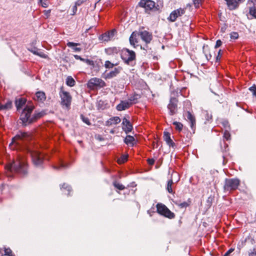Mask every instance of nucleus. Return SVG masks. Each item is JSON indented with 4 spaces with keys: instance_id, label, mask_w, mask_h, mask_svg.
<instances>
[{
    "instance_id": "obj_1",
    "label": "nucleus",
    "mask_w": 256,
    "mask_h": 256,
    "mask_svg": "<svg viewBox=\"0 0 256 256\" xmlns=\"http://www.w3.org/2000/svg\"><path fill=\"white\" fill-rule=\"evenodd\" d=\"M34 106L32 104H27L23 110L20 116V120L22 121V124L24 126L30 124L36 120L37 118L42 116L40 113L34 114L31 116Z\"/></svg>"
},
{
    "instance_id": "obj_2",
    "label": "nucleus",
    "mask_w": 256,
    "mask_h": 256,
    "mask_svg": "<svg viewBox=\"0 0 256 256\" xmlns=\"http://www.w3.org/2000/svg\"><path fill=\"white\" fill-rule=\"evenodd\" d=\"M6 168L9 171L24 174L26 172V162L24 157L18 156L12 163L8 164Z\"/></svg>"
},
{
    "instance_id": "obj_3",
    "label": "nucleus",
    "mask_w": 256,
    "mask_h": 256,
    "mask_svg": "<svg viewBox=\"0 0 256 256\" xmlns=\"http://www.w3.org/2000/svg\"><path fill=\"white\" fill-rule=\"evenodd\" d=\"M30 138V134L28 132H20L12 139V142L10 144L9 146L12 149L17 148L20 146L22 142L28 140Z\"/></svg>"
},
{
    "instance_id": "obj_4",
    "label": "nucleus",
    "mask_w": 256,
    "mask_h": 256,
    "mask_svg": "<svg viewBox=\"0 0 256 256\" xmlns=\"http://www.w3.org/2000/svg\"><path fill=\"white\" fill-rule=\"evenodd\" d=\"M156 212L161 216H162L169 219H172L175 218V214L171 212L164 204L158 203L156 205Z\"/></svg>"
},
{
    "instance_id": "obj_5",
    "label": "nucleus",
    "mask_w": 256,
    "mask_h": 256,
    "mask_svg": "<svg viewBox=\"0 0 256 256\" xmlns=\"http://www.w3.org/2000/svg\"><path fill=\"white\" fill-rule=\"evenodd\" d=\"M121 58L126 64H130L136 60V55L134 51L124 48L122 50Z\"/></svg>"
},
{
    "instance_id": "obj_6",
    "label": "nucleus",
    "mask_w": 256,
    "mask_h": 256,
    "mask_svg": "<svg viewBox=\"0 0 256 256\" xmlns=\"http://www.w3.org/2000/svg\"><path fill=\"white\" fill-rule=\"evenodd\" d=\"M106 86V82L101 78H94L87 83V87L91 90L100 89Z\"/></svg>"
},
{
    "instance_id": "obj_7",
    "label": "nucleus",
    "mask_w": 256,
    "mask_h": 256,
    "mask_svg": "<svg viewBox=\"0 0 256 256\" xmlns=\"http://www.w3.org/2000/svg\"><path fill=\"white\" fill-rule=\"evenodd\" d=\"M240 184V181L238 178L226 179L224 186L226 191H232L236 190Z\"/></svg>"
},
{
    "instance_id": "obj_8",
    "label": "nucleus",
    "mask_w": 256,
    "mask_h": 256,
    "mask_svg": "<svg viewBox=\"0 0 256 256\" xmlns=\"http://www.w3.org/2000/svg\"><path fill=\"white\" fill-rule=\"evenodd\" d=\"M60 95L61 98L62 105L68 109L70 108L72 99L70 93L62 90L60 92Z\"/></svg>"
},
{
    "instance_id": "obj_9",
    "label": "nucleus",
    "mask_w": 256,
    "mask_h": 256,
    "mask_svg": "<svg viewBox=\"0 0 256 256\" xmlns=\"http://www.w3.org/2000/svg\"><path fill=\"white\" fill-rule=\"evenodd\" d=\"M138 6L144 8L146 12L157 10L155 2L152 0H140Z\"/></svg>"
},
{
    "instance_id": "obj_10",
    "label": "nucleus",
    "mask_w": 256,
    "mask_h": 256,
    "mask_svg": "<svg viewBox=\"0 0 256 256\" xmlns=\"http://www.w3.org/2000/svg\"><path fill=\"white\" fill-rule=\"evenodd\" d=\"M185 12L186 8H180L174 10L170 13L168 19L170 21L174 22L178 18L184 14L185 13Z\"/></svg>"
},
{
    "instance_id": "obj_11",
    "label": "nucleus",
    "mask_w": 256,
    "mask_h": 256,
    "mask_svg": "<svg viewBox=\"0 0 256 256\" xmlns=\"http://www.w3.org/2000/svg\"><path fill=\"white\" fill-rule=\"evenodd\" d=\"M138 35L140 36L141 39L146 44L150 42L152 39V34L147 30H144L138 32Z\"/></svg>"
},
{
    "instance_id": "obj_12",
    "label": "nucleus",
    "mask_w": 256,
    "mask_h": 256,
    "mask_svg": "<svg viewBox=\"0 0 256 256\" xmlns=\"http://www.w3.org/2000/svg\"><path fill=\"white\" fill-rule=\"evenodd\" d=\"M32 158L35 165H38L42 163L43 155L38 152H33L31 154Z\"/></svg>"
},
{
    "instance_id": "obj_13",
    "label": "nucleus",
    "mask_w": 256,
    "mask_h": 256,
    "mask_svg": "<svg viewBox=\"0 0 256 256\" xmlns=\"http://www.w3.org/2000/svg\"><path fill=\"white\" fill-rule=\"evenodd\" d=\"M177 103L178 100L176 98H170V103L168 106V108L170 110V115H173L176 112Z\"/></svg>"
},
{
    "instance_id": "obj_14",
    "label": "nucleus",
    "mask_w": 256,
    "mask_h": 256,
    "mask_svg": "<svg viewBox=\"0 0 256 256\" xmlns=\"http://www.w3.org/2000/svg\"><path fill=\"white\" fill-rule=\"evenodd\" d=\"M138 33L135 31L133 32L132 34H131L129 40L131 46H132L134 48H136L138 45Z\"/></svg>"
},
{
    "instance_id": "obj_15",
    "label": "nucleus",
    "mask_w": 256,
    "mask_h": 256,
    "mask_svg": "<svg viewBox=\"0 0 256 256\" xmlns=\"http://www.w3.org/2000/svg\"><path fill=\"white\" fill-rule=\"evenodd\" d=\"M132 103L131 102L122 100L116 106V110L118 111H122L128 108Z\"/></svg>"
},
{
    "instance_id": "obj_16",
    "label": "nucleus",
    "mask_w": 256,
    "mask_h": 256,
    "mask_svg": "<svg viewBox=\"0 0 256 256\" xmlns=\"http://www.w3.org/2000/svg\"><path fill=\"white\" fill-rule=\"evenodd\" d=\"M122 130L128 133L130 132L132 129V126L130 123V121L126 118H124L122 120Z\"/></svg>"
},
{
    "instance_id": "obj_17",
    "label": "nucleus",
    "mask_w": 256,
    "mask_h": 256,
    "mask_svg": "<svg viewBox=\"0 0 256 256\" xmlns=\"http://www.w3.org/2000/svg\"><path fill=\"white\" fill-rule=\"evenodd\" d=\"M164 139L169 146L172 148H174L175 146V144L171 138L170 132H164Z\"/></svg>"
},
{
    "instance_id": "obj_18",
    "label": "nucleus",
    "mask_w": 256,
    "mask_h": 256,
    "mask_svg": "<svg viewBox=\"0 0 256 256\" xmlns=\"http://www.w3.org/2000/svg\"><path fill=\"white\" fill-rule=\"evenodd\" d=\"M187 120L190 124V126L192 129L194 130L196 128V118L194 115H192L190 112H186Z\"/></svg>"
},
{
    "instance_id": "obj_19",
    "label": "nucleus",
    "mask_w": 256,
    "mask_h": 256,
    "mask_svg": "<svg viewBox=\"0 0 256 256\" xmlns=\"http://www.w3.org/2000/svg\"><path fill=\"white\" fill-rule=\"evenodd\" d=\"M121 121L118 116H114L110 118L106 122V126H110L119 124Z\"/></svg>"
},
{
    "instance_id": "obj_20",
    "label": "nucleus",
    "mask_w": 256,
    "mask_h": 256,
    "mask_svg": "<svg viewBox=\"0 0 256 256\" xmlns=\"http://www.w3.org/2000/svg\"><path fill=\"white\" fill-rule=\"evenodd\" d=\"M34 99L38 102H44L46 100V94L42 91L37 92L36 93Z\"/></svg>"
},
{
    "instance_id": "obj_21",
    "label": "nucleus",
    "mask_w": 256,
    "mask_h": 256,
    "mask_svg": "<svg viewBox=\"0 0 256 256\" xmlns=\"http://www.w3.org/2000/svg\"><path fill=\"white\" fill-rule=\"evenodd\" d=\"M226 2L227 6L230 10H233L238 8L239 2L238 0H225Z\"/></svg>"
},
{
    "instance_id": "obj_22",
    "label": "nucleus",
    "mask_w": 256,
    "mask_h": 256,
    "mask_svg": "<svg viewBox=\"0 0 256 256\" xmlns=\"http://www.w3.org/2000/svg\"><path fill=\"white\" fill-rule=\"evenodd\" d=\"M124 142L128 146H133L136 143V140L134 136L130 135L127 136L124 138Z\"/></svg>"
},
{
    "instance_id": "obj_23",
    "label": "nucleus",
    "mask_w": 256,
    "mask_h": 256,
    "mask_svg": "<svg viewBox=\"0 0 256 256\" xmlns=\"http://www.w3.org/2000/svg\"><path fill=\"white\" fill-rule=\"evenodd\" d=\"M26 103V100L24 98H20L16 101V106L17 108V110H20Z\"/></svg>"
},
{
    "instance_id": "obj_24",
    "label": "nucleus",
    "mask_w": 256,
    "mask_h": 256,
    "mask_svg": "<svg viewBox=\"0 0 256 256\" xmlns=\"http://www.w3.org/2000/svg\"><path fill=\"white\" fill-rule=\"evenodd\" d=\"M190 200H188L186 202H180V201H176L174 204L180 207L181 208H186L190 205Z\"/></svg>"
},
{
    "instance_id": "obj_25",
    "label": "nucleus",
    "mask_w": 256,
    "mask_h": 256,
    "mask_svg": "<svg viewBox=\"0 0 256 256\" xmlns=\"http://www.w3.org/2000/svg\"><path fill=\"white\" fill-rule=\"evenodd\" d=\"M120 72V70L118 68H115L114 70L111 71L106 74V78H110L116 76Z\"/></svg>"
},
{
    "instance_id": "obj_26",
    "label": "nucleus",
    "mask_w": 256,
    "mask_h": 256,
    "mask_svg": "<svg viewBox=\"0 0 256 256\" xmlns=\"http://www.w3.org/2000/svg\"><path fill=\"white\" fill-rule=\"evenodd\" d=\"M12 106V102L10 101L4 104H2L0 103V110L10 109L11 108Z\"/></svg>"
},
{
    "instance_id": "obj_27",
    "label": "nucleus",
    "mask_w": 256,
    "mask_h": 256,
    "mask_svg": "<svg viewBox=\"0 0 256 256\" xmlns=\"http://www.w3.org/2000/svg\"><path fill=\"white\" fill-rule=\"evenodd\" d=\"M66 83L68 86H73L75 85L76 82L72 76H69L66 78Z\"/></svg>"
},
{
    "instance_id": "obj_28",
    "label": "nucleus",
    "mask_w": 256,
    "mask_h": 256,
    "mask_svg": "<svg viewBox=\"0 0 256 256\" xmlns=\"http://www.w3.org/2000/svg\"><path fill=\"white\" fill-rule=\"evenodd\" d=\"M173 184V181L172 179L170 180L168 182L166 190L169 193L172 194L173 193V190L172 188V185Z\"/></svg>"
},
{
    "instance_id": "obj_29",
    "label": "nucleus",
    "mask_w": 256,
    "mask_h": 256,
    "mask_svg": "<svg viewBox=\"0 0 256 256\" xmlns=\"http://www.w3.org/2000/svg\"><path fill=\"white\" fill-rule=\"evenodd\" d=\"M113 185L117 189L119 190H124L125 189V186L119 183L117 181H114V182H113Z\"/></svg>"
},
{
    "instance_id": "obj_30",
    "label": "nucleus",
    "mask_w": 256,
    "mask_h": 256,
    "mask_svg": "<svg viewBox=\"0 0 256 256\" xmlns=\"http://www.w3.org/2000/svg\"><path fill=\"white\" fill-rule=\"evenodd\" d=\"M173 124L175 126V129L179 132L181 131L183 128L182 124L180 122H174Z\"/></svg>"
},
{
    "instance_id": "obj_31",
    "label": "nucleus",
    "mask_w": 256,
    "mask_h": 256,
    "mask_svg": "<svg viewBox=\"0 0 256 256\" xmlns=\"http://www.w3.org/2000/svg\"><path fill=\"white\" fill-rule=\"evenodd\" d=\"M204 0H193V4L196 8H199L203 4Z\"/></svg>"
},
{
    "instance_id": "obj_32",
    "label": "nucleus",
    "mask_w": 256,
    "mask_h": 256,
    "mask_svg": "<svg viewBox=\"0 0 256 256\" xmlns=\"http://www.w3.org/2000/svg\"><path fill=\"white\" fill-rule=\"evenodd\" d=\"M4 255L6 256H14L10 248H4Z\"/></svg>"
},
{
    "instance_id": "obj_33",
    "label": "nucleus",
    "mask_w": 256,
    "mask_h": 256,
    "mask_svg": "<svg viewBox=\"0 0 256 256\" xmlns=\"http://www.w3.org/2000/svg\"><path fill=\"white\" fill-rule=\"evenodd\" d=\"M127 160L128 156L123 155L118 160V162L120 164H122L126 162Z\"/></svg>"
},
{
    "instance_id": "obj_34",
    "label": "nucleus",
    "mask_w": 256,
    "mask_h": 256,
    "mask_svg": "<svg viewBox=\"0 0 256 256\" xmlns=\"http://www.w3.org/2000/svg\"><path fill=\"white\" fill-rule=\"evenodd\" d=\"M38 3L43 8H47L48 6V0H39Z\"/></svg>"
},
{
    "instance_id": "obj_35",
    "label": "nucleus",
    "mask_w": 256,
    "mask_h": 256,
    "mask_svg": "<svg viewBox=\"0 0 256 256\" xmlns=\"http://www.w3.org/2000/svg\"><path fill=\"white\" fill-rule=\"evenodd\" d=\"M224 138L226 140H228L230 138V134L228 131V130H226L224 132Z\"/></svg>"
},
{
    "instance_id": "obj_36",
    "label": "nucleus",
    "mask_w": 256,
    "mask_h": 256,
    "mask_svg": "<svg viewBox=\"0 0 256 256\" xmlns=\"http://www.w3.org/2000/svg\"><path fill=\"white\" fill-rule=\"evenodd\" d=\"M238 34L236 32H232L230 34V38L232 40H235L238 38Z\"/></svg>"
},
{
    "instance_id": "obj_37",
    "label": "nucleus",
    "mask_w": 256,
    "mask_h": 256,
    "mask_svg": "<svg viewBox=\"0 0 256 256\" xmlns=\"http://www.w3.org/2000/svg\"><path fill=\"white\" fill-rule=\"evenodd\" d=\"M118 64H112V62H110V61L108 60H106V62H105V64H104V66L106 68H113L114 66H116Z\"/></svg>"
},
{
    "instance_id": "obj_38",
    "label": "nucleus",
    "mask_w": 256,
    "mask_h": 256,
    "mask_svg": "<svg viewBox=\"0 0 256 256\" xmlns=\"http://www.w3.org/2000/svg\"><path fill=\"white\" fill-rule=\"evenodd\" d=\"M250 14L253 17L256 18V8L255 7H252L250 8Z\"/></svg>"
},
{
    "instance_id": "obj_39",
    "label": "nucleus",
    "mask_w": 256,
    "mask_h": 256,
    "mask_svg": "<svg viewBox=\"0 0 256 256\" xmlns=\"http://www.w3.org/2000/svg\"><path fill=\"white\" fill-rule=\"evenodd\" d=\"M116 33V30H112L110 32H106L107 35L110 38V39L113 38L115 34Z\"/></svg>"
},
{
    "instance_id": "obj_40",
    "label": "nucleus",
    "mask_w": 256,
    "mask_h": 256,
    "mask_svg": "<svg viewBox=\"0 0 256 256\" xmlns=\"http://www.w3.org/2000/svg\"><path fill=\"white\" fill-rule=\"evenodd\" d=\"M81 118H82V121L84 123H86L88 125H90V122L89 120V119L88 118H86V117L82 115L81 116Z\"/></svg>"
},
{
    "instance_id": "obj_41",
    "label": "nucleus",
    "mask_w": 256,
    "mask_h": 256,
    "mask_svg": "<svg viewBox=\"0 0 256 256\" xmlns=\"http://www.w3.org/2000/svg\"><path fill=\"white\" fill-rule=\"evenodd\" d=\"M36 56H39L42 58H48V55L42 52H38V54H37Z\"/></svg>"
},
{
    "instance_id": "obj_42",
    "label": "nucleus",
    "mask_w": 256,
    "mask_h": 256,
    "mask_svg": "<svg viewBox=\"0 0 256 256\" xmlns=\"http://www.w3.org/2000/svg\"><path fill=\"white\" fill-rule=\"evenodd\" d=\"M36 56H39L42 58H48V55L42 52H38V54H37Z\"/></svg>"
},
{
    "instance_id": "obj_43",
    "label": "nucleus",
    "mask_w": 256,
    "mask_h": 256,
    "mask_svg": "<svg viewBox=\"0 0 256 256\" xmlns=\"http://www.w3.org/2000/svg\"><path fill=\"white\" fill-rule=\"evenodd\" d=\"M67 46L70 48H73L77 46H79L80 44L74 43L73 42H68L66 44Z\"/></svg>"
},
{
    "instance_id": "obj_44",
    "label": "nucleus",
    "mask_w": 256,
    "mask_h": 256,
    "mask_svg": "<svg viewBox=\"0 0 256 256\" xmlns=\"http://www.w3.org/2000/svg\"><path fill=\"white\" fill-rule=\"evenodd\" d=\"M85 62L88 64V65H90V66H92V67H94V62L93 60H88V59H86V61H85Z\"/></svg>"
},
{
    "instance_id": "obj_45",
    "label": "nucleus",
    "mask_w": 256,
    "mask_h": 256,
    "mask_svg": "<svg viewBox=\"0 0 256 256\" xmlns=\"http://www.w3.org/2000/svg\"><path fill=\"white\" fill-rule=\"evenodd\" d=\"M248 256H256V247L249 252Z\"/></svg>"
},
{
    "instance_id": "obj_46",
    "label": "nucleus",
    "mask_w": 256,
    "mask_h": 256,
    "mask_svg": "<svg viewBox=\"0 0 256 256\" xmlns=\"http://www.w3.org/2000/svg\"><path fill=\"white\" fill-rule=\"evenodd\" d=\"M28 50L30 52L35 55H37V54H38V50L36 48L31 49L28 48Z\"/></svg>"
},
{
    "instance_id": "obj_47",
    "label": "nucleus",
    "mask_w": 256,
    "mask_h": 256,
    "mask_svg": "<svg viewBox=\"0 0 256 256\" xmlns=\"http://www.w3.org/2000/svg\"><path fill=\"white\" fill-rule=\"evenodd\" d=\"M102 39L104 40V41H108L110 40V38L107 35L106 33H105L104 34H103L102 36Z\"/></svg>"
},
{
    "instance_id": "obj_48",
    "label": "nucleus",
    "mask_w": 256,
    "mask_h": 256,
    "mask_svg": "<svg viewBox=\"0 0 256 256\" xmlns=\"http://www.w3.org/2000/svg\"><path fill=\"white\" fill-rule=\"evenodd\" d=\"M50 12L51 10H44L43 12L46 18H48L50 16Z\"/></svg>"
},
{
    "instance_id": "obj_49",
    "label": "nucleus",
    "mask_w": 256,
    "mask_h": 256,
    "mask_svg": "<svg viewBox=\"0 0 256 256\" xmlns=\"http://www.w3.org/2000/svg\"><path fill=\"white\" fill-rule=\"evenodd\" d=\"M118 49L116 48H109L107 50L108 52H118Z\"/></svg>"
},
{
    "instance_id": "obj_50",
    "label": "nucleus",
    "mask_w": 256,
    "mask_h": 256,
    "mask_svg": "<svg viewBox=\"0 0 256 256\" xmlns=\"http://www.w3.org/2000/svg\"><path fill=\"white\" fill-rule=\"evenodd\" d=\"M222 42L220 40H217L216 42V45H215V48H219L220 46H222Z\"/></svg>"
},
{
    "instance_id": "obj_51",
    "label": "nucleus",
    "mask_w": 256,
    "mask_h": 256,
    "mask_svg": "<svg viewBox=\"0 0 256 256\" xmlns=\"http://www.w3.org/2000/svg\"><path fill=\"white\" fill-rule=\"evenodd\" d=\"M147 160L150 165H152L154 163V160L152 158H148Z\"/></svg>"
},
{
    "instance_id": "obj_52",
    "label": "nucleus",
    "mask_w": 256,
    "mask_h": 256,
    "mask_svg": "<svg viewBox=\"0 0 256 256\" xmlns=\"http://www.w3.org/2000/svg\"><path fill=\"white\" fill-rule=\"evenodd\" d=\"M222 54H221V50H219L218 52V54L216 56V61H218V60H220L221 57H222Z\"/></svg>"
},
{
    "instance_id": "obj_53",
    "label": "nucleus",
    "mask_w": 256,
    "mask_h": 256,
    "mask_svg": "<svg viewBox=\"0 0 256 256\" xmlns=\"http://www.w3.org/2000/svg\"><path fill=\"white\" fill-rule=\"evenodd\" d=\"M204 114L206 115V120H211L212 118V114H209L207 112H204Z\"/></svg>"
},
{
    "instance_id": "obj_54",
    "label": "nucleus",
    "mask_w": 256,
    "mask_h": 256,
    "mask_svg": "<svg viewBox=\"0 0 256 256\" xmlns=\"http://www.w3.org/2000/svg\"><path fill=\"white\" fill-rule=\"evenodd\" d=\"M234 251V248H230L226 252L225 254L226 256H229L230 254Z\"/></svg>"
},
{
    "instance_id": "obj_55",
    "label": "nucleus",
    "mask_w": 256,
    "mask_h": 256,
    "mask_svg": "<svg viewBox=\"0 0 256 256\" xmlns=\"http://www.w3.org/2000/svg\"><path fill=\"white\" fill-rule=\"evenodd\" d=\"M83 2H84L83 0H78L76 2L75 5L76 6H80L83 3Z\"/></svg>"
},
{
    "instance_id": "obj_56",
    "label": "nucleus",
    "mask_w": 256,
    "mask_h": 256,
    "mask_svg": "<svg viewBox=\"0 0 256 256\" xmlns=\"http://www.w3.org/2000/svg\"><path fill=\"white\" fill-rule=\"evenodd\" d=\"M77 7H78V6H76V5H74V6L72 7V12H73L72 14H74L76 13V11H77Z\"/></svg>"
},
{
    "instance_id": "obj_57",
    "label": "nucleus",
    "mask_w": 256,
    "mask_h": 256,
    "mask_svg": "<svg viewBox=\"0 0 256 256\" xmlns=\"http://www.w3.org/2000/svg\"><path fill=\"white\" fill-rule=\"evenodd\" d=\"M224 126L227 130L230 129V125L228 124V122H224Z\"/></svg>"
},
{
    "instance_id": "obj_58",
    "label": "nucleus",
    "mask_w": 256,
    "mask_h": 256,
    "mask_svg": "<svg viewBox=\"0 0 256 256\" xmlns=\"http://www.w3.org/2000/svg\"><path fill=\"white\" fill-rule=\"evenodd\" d=\"M73 49L75 52H80L81 50V48H80L74 47Z\"/></svg>"
},
{
    "instance_id": "obj_59",
    "label": "nucleus",
    "mask_w": 256,
    "mask_h": 256,
    "mask_svg": "<svg viewBox=\"0 0 256 256\" xmlns=\"http://www.w3.org/2000/svg\"><path fill=\"white\" fill-rule=\"evenodd\" d=\"M4 256V249L0 248V256Z\"/></svg>"
},
{
    "instance_id": "obj_60",
    "label": "nucleus",
    "mask_w": 256,
    "mask_h": 256,
    "mask_svg": "<svg viewBox=\"0 0 256 256\" xmlns=\"http://www.w3.org/2000/svg\"><path fill=\"white\" fill-rule=\"evenodd\" d=\"M74 56V58L76 59V60H80V59L82 58V57H80V56H78V55H76V54H75Z\"/></svg>"
},
{
    "instance_id": "obj_61",
    "label": "nucleus",
    "mask_w": 256,
    "mask_h": 256,
    "mask_svg": "<svg viewBox=\"0 0 256 256\" xmlns=\"http://www.w3.org/2000/svg\"><path fill=\"white\" fill-rule=\"evenodd\" d=\"M61 168L66 167L65 165L64 164H61L60 166Z\"/></svg>"
},
{
    "instance_id": "obj_62",
    "label": "nucleus",
    "mask_w": 256,
    "mask_h": 256,
    "mask_svg": "<svg viewBox=\"0 0 256 256\" xmlns=\"http://www.w3.org/2000/svg\"><path fill=\"white\" fill-rule=\"evenodd\" d=\"M86 60V59H85V58H82L80 59V60H81V61H82V62H85Z\"/></svg>"
},
{
    "instance_id": "obj_63",
    "label": "nucleus",
    "mask_w": 256,
    "mask_h": 256,
    "mask_svg": "<svg viewBox=\"0 0 256 256\" xmlns=\"http://www.w3.org/2000/svg\"><path fill=\"white\" fill-rule=\"evenodd\" d=\"M110 132L112 133V134H114V131L112 130L110 131Z\"/></svg>"
},
{
    "instance_id": "obj_64",
    "label": "nucleus",
    "mask_w": 256,
    "mask_h": 256,
    "mask_svg": "<svg viewBox=\"0 0 256 256\" xmlns=\"http://www.w3.org/2000/svg\"><path fill=\"white\" fill-rule=\"evenodd\" d=\"M223 256H227L226 254H224Z\"/></svg>"
}]
</instances>
